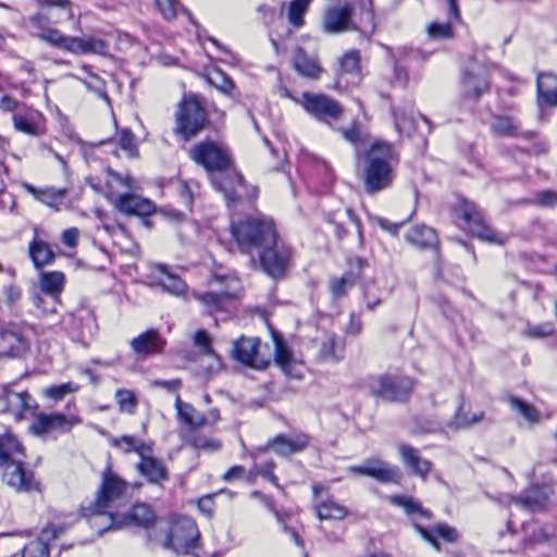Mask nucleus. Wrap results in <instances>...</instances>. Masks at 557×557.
<instances>
[{
    "label": "nucleus",
    "instance_id": "nucleus-1",
    "mask_svg": "<svg viewBox=\"0 0 557 557\" xmlns=\"http://www.w3.org/2000/svg\"><path fill=\"white\" fill-rule=\"evenodd\" d=\"M189 157L194 162L203 166L207 172H216L218 174L213 175L211 180L213 187L222 191L227 201H236L240 196L237 187L244 188L245 182L240 173L230 170L232 158L226 146L213 140H203L189 150Z\"/></svg>",
    "mask_w": 557,
    "mask_h": 557
},
{
    "label": "nucleus",
    "instance_id": "nucleus-2",
    "mask_svg": "<svg viewBox=\"0 0 557 557\" xmlns=\"http://www.w3.org/2000/svg\"><path fill=\"white\" fill-rule=\"evenodd\" d=\"M356 159L367 194L374 195L393 186L399 157L391 144L376 140L364 151L357 149Z\"/></svg>",
    "mask_w": 557,
    "mask_h": 557
},
{
    "label": "nucleus",
    "instance_id": "nucleus-3",
    "mask_svg": "<svg viewBox=\"0 0 557 557\" xmlns=\"http://www.w3.org/2000/svg\"><path fill=\"white\" fill-rule=\"evenodd\" d=\"M231 233L240 252L248 255L252 263H256V252L272 244L277 235L273 220L265 216H249L233 222Z\"/></svg>",
    "mask_w": 557,
    "mask_h": 557
},
{
    "label": "nucleus",
    "instance_id": "nucleus-4",
    "mask_svg": "<svg viewBox=\"0 0 557 557\" xmlns=\"http://www.w3.org/2000/svg\"><path fill=\"white\" fill-rule=\"evenodd\" d=\"M363 14L359 21L352 20V9L346 2L342 5L329 8L323 18V29L327 34H338L360 28L363 32H373L375 28L373 2H362Z\"/></svg>",
    "mask_w": 557,
    "mask_h": 557
},
{
    "label": "nucleus",
    "instance_id": "nucleus-5",
    "mask_svg": "<svg viewBox=\"0 0 557 557\" xmlns=\"http://www.w3.org/2000/svg\"><path fill=\"white\" fill-rule=\"evenodd\" d=\"M450 208L455 215L461 218L467 223L473 236L491 244H504V235L485 223L483 213L475 203L459 197Z\"/></svg>",
    "mask_w": 557,
    "mask_h": 557
},
{
    "label": "nucleus",
    "instance_id": "nucleus-6",
    "mask_svg": "<svg viewBox=\"0 0 557 557\" xmlns=\"http://www.w3.org/2000/svg\"><path fill=\"white\" fill-rule=\"evenodd\" d=\"M207 123V113L199 99L194 95L185 96L176 111L175 133L188 140L201 132Z\"/></svg>",
    "mask_w": 557,
    "mask_h": 557
},
{
    "label": "nucleus",
    "instance_id": "nucleus-7",
    "mask_svg": "<svg viewBox=\"0 0 557 557\" xmlns=\"http://www.w3.org/2000/svg\"><path fill=\"white\" fill-rule=\"evenodd\" d=\"M293 250L284 242L278 240L277 235L274 236L272 244L262 247L256 252V263L259 264L263 272L273 278H281L287 272L292 261Z\"/></svg>",
    "mask_w": 557,
    "mask_h": 557
},
{
    "label": "nucleus",
    "instance_id": "nucleus-8",
    "mask_svg": "<svg viewBox=\"0 0 557 557\" xmlns=\"http://www.w3.org/2000/svg\"><path fill=\"white\" fill-rule=\"evenodd\" d=\"M414 382L408 376L381 375L369 383L371 395L389 403H405L410 398Z\"/></svg>",
    "mask_w": 557,
    "mask_h": 557
},
{
    "label": "nucleus",
    "instance_id": "nucleus-9",
    "mask_svg": "<svg viewBox=\"0 0 557 557\" xmlns=\"http://www.w3.org/2000/svg\"><path fill=\"white\" fill-rule=\"evenodd\" d=\"M25 455L23 448L22 454H11L9 458L3 460L2 468L3 482L17 492L39 491L40 484L36 480L32 470L27 469L25 462L21 459Z\"/></svg>",
    "mask_w": 557,
    "mask_h": 557
},
{
    "label": "nucleus",
    "instance_id": "nucleus-10",
    "mask_svg": "<svg viewBox=\"0 0 557 557\" xmlns=\"http://www.w3.org/2000/svg\"><path fill=\"white\" fill-rule=\"evenodd\" d=\"M199 537L200 533L195 521L183 517L172 523L162 542V546L176 554L186 555L196 547Z\"/></svg>",
    "mask_w": 557,
    "mask_h": 557
},
{
    "label": "nucleus",
    "instance_id": "nucleus-11",
    "mask_svg": "<svg viewBox=\"0 0 557 557\" xmlns=\"http://www.w3.org/2000/svg\"><path fill=\"white\" fill-rule=\"evenodd\" d=\"M126 490V483L108 468L102 473V482L97 497L86 508L95 517L108 515L111 525L114 523L112 513L108 509L115 498L120 497Z\"/></svg>",
    "mask_w": 557,
    "mask_h": 557
},
{
    "label": "nucleus",
    "instance_id": "nucleus-12",
    "mask_svg": "<svg viewBox=\"0 0 557 557\" xmlns=\"http://www.w3.org/2000/svg\"><path fill=\"white\" fill-rule=\"evenodd\" d=\"M490 89L488 70L475 61L469 62L461 74V99L476 103L483 95L490 92Z\"/></svg>",
    "mask_w": 557,
    "mask_h": 557
},
{
    "label": "nucleus",
    "instance_id": "nucleus-13",
    "mask_svg": "<svg viewBox=\"0 0 557 557\" xmlns=\"http://www.w3.org/2000/svg\"><path fill=\"white\" fill-rule=\"evenodd\" d=\"M212 281L216 283H225V287L218 292L194 293V298L198 300L208 311L214 314L219 311H226V305L236 296L238 280L232 275L214 274Z\"/></svg>",
    "mask_w": 557,
    "mask_h": 557
},
{
    "label": "nucleus",
    "instance_id": "nucleus-14",
    "mask_svg": "<svg viewBox=\"0 0 557 557\" xmlns=\"http://www.w3.org/2000/svg\"><path fill=\"white\" fill-rule=\"evenodd\" d=\"M64 283L65 276L63 272H41L40 289L44 293V296L39 294L34 295V305L37 308L42 309V311L46 313L55 312Z\"/></svg>",
    "mask_w": 557,
    "mask_h": 557
},
{
    "label": "nucleus",
    "instance_id": "nucleus-15",
    "mask_svg": "<svg viewBox=\"0 0 557 557\" xmlns=\"http://www.w3.org/2000/svg\"><path fill=\"white\" fill-rule=\"evenodd\" d=\"M302 107L320 122L337 121L344 112L338 101L322 94L305 92Z\"/></svg>",
    "mask_w": 557,
    "mask_h": 557
},
{
    "label": "nucleus",
    "instance_id": "nucleus-16",
    "mask_svg": "<svg viewBox=\"0 0 557 557\" xmlns=\"http://www.w3.org/2000/svg\"><path fill=\"white\" fill-rule=\"evenodd\" d=\"M348 472L356 475H364L375 479L381 483H399L401 473L398 467L379 459L372 458L364 461L360 466H351Z\"/></svg>",
    "mask_w": 557,
    "mask_h": 557
},
{
    "label": "nucleus",
    "instance_id": "nucleus-17",
    "mask_svg": "<svg viewBox=\"0 0 557 557\" xmlns=\"http://www.w3.org/2000/svg\"><path fill=\"white\" fill-rule=\"evenodd\" d=\"M260 344L258 337L240 336L233 342L232 357L245 366L263 370L269 366V361L260 356Z\"/></svg>",
    "mask_w": 557,
    "mask_h": 557
},
{
    "label": "nucleus",
    "instance_id": "nucleus-18",
    "mask_svg": "<svg viewBox=\"0 0 557 557\" xmlns=\"http://www.w3.org/2000/svg\"><path fill=\"white\" fill-rule=\"evenodd\" d=\"M309 445V436L306 434H297L287 437L278 434L268 442L265 446L256 448L250 456L256 459L259 455L265 454L270 448L281 457H287L295 453L302 451Z\"/></svg>",
    "mask_w": 557,
    "mask_h": 557
},
{
    "label": "nucleus",
    "instance_id": "nucleus-19",
    "mask_svg": "<svg viewBox=\"0 0 557 557\" xmlns=\"http://www.w3.org/2000/svg\"><path fill=\"white\" fill-rule=\"evenodd\" d=\"M107 198L119 212L126 215L148 216L156 210L152 201L134 194H123L116 197L110 195Z\"/></svg>",
    "mask_w": 557,
    "mask_h": 557
},
{
    "label": "nucleus",
    "instance_id": "nucleus-20",
    "mask_svg": "<svg viewBox=\"0 0 557 557\" xmlns=\"http://www.w3.org/2000/svg\"><path fill=\"white\" fill-rule=\"evenodd\" d=\"M0 400L4 406V411L14 416L16 420H22L27 412L33 413L37 404L27 392H14L4 387L0 394Z\"/></svg>",
    "mask_w": 557,
    "mask_h": 557
},
{
    "label": "nucleus",
    "instance_id": "nucleus-21",
    "mask_svg": "<svg viewBox=\"0 0 557 557\" xmlns=\"http://www.w3.org/2000/svg\"><path fill=\"white\" fill-rule=\"evenodd\" d=\"M72 423L63 413L37 414L29 425V432L39 437H46L54 432H66Z\"/></svg>",
    "mask_w": 557,
    "mask_h": 557
},
{
    "label": "nucleus",
    "instance_id": "nucleus-22",
    "mask_svg": "<svg viewBox=\"0 0 557 557\" xmlns=\"http://www.w3.org/2000/svg\"><path fill=\"white\" fill-rule=\"evenodd\" d=\"M30 23L35 30V36L39 39L46 41L47 44L61 49L63 51H69V46L72 36H66L62 34L59 29L50 27L48 25V20L39 14H36L30 17Z\"/></svg>",
    "mask_w": 557,
    "mask_h": 557
},
{
    "label": "nucleus",
    "instance_id": "nucleus-23",
    "mask_svg": "<svg viewBox=\"0 0 557 557\" xmlns=\"http://www.w3.org/2000/svg\"><path fill=\"white\" fill-rule=\"evenodd\" d=\"M398 453L403 463L408 468V470L425 481L432 471L433 463L430 460L422 458L420 451L408 444H400L398 446Z\"/></svg>",
    "mask_w": 557,
    "mask_h": 557
},
{
    "label": "nucleus",
    "instance_id": "nucleus-24",
    "mask_svg": "<svg viewBox=\"0 0 557 557\" xmlns=\"http://www.w3.org/2000/svg\"><path fill=\"white\" fill-rule=\"evenodd\" d=\"M165 344V339L156 330H148L131 341L133 351L141 358L162 352Z\"/></svg>",
    "mask_w": 557,
    "mask_h": 557
},
{
    "label": "nucleus",
    "instance_id": "nucleus-25",
    "mask_svg": "<svg viewBox=\"0 0 557 557\" xmlns=\"http://www.w3.org/2000/svg\"><path fill=\"white\" fill-rule=\"evenodd\" d=\"M152 454L153 448L151 447V451H147L140 456V461L137 463L136 468L150 483L160 484L168 480L169 473L164 463L154 458Z\"/></svg>",
    "mask_w": 557,
    "mask_h": 557
},
{
    "label": "nucleus",
    "instance_id": "nucleus-26",
    "mask_svg": "<svg viewBox=\"0 0 557 557\" xmlns=\"http://www.w3.org/2000/svg\"><path fill=\"white\" fill-rule=\"evenodd\" d=\"M413 527L422 539L429 542L437 552L442 549L437 537H441L446 543H455L459 539V532L457 529L446 523H437L433 528L426 529L414 522Z\"/></svg>",
    "mask_w": 557,
    "mask_h": 557
},
{
    "label": "nucleus",
    "instance_id": "nucleus-27",
    "mask_svg": "<svg viewBox=\"0 0 557 557\" xmlns=\"http://www.w3.org/2000/svg\"><path fill=\"white\" fill-rule=\"evenodd\" d=\"M406 240L419 249L434 250L440 255V239L434 228L424 224L416 225L406 234Z\"/></svg>",
    "mask_w": 557,
    "mask_h": 557
},
{
    "label": "nucleus",
    "instance_id": "nucleus-28",
    "mask_svg": "<svg viewBox=\"0 0 557 557\" xmlns=\"http://www.w3.org/2000/svg\"><path fill=\"white\" fill-rule=\"evenodd\" d=\"M22 187L28 194H30L36 200L40 201L41 203L50 208H53L57 211L60 210L67 195L66 188H57L53 186L37 188L34 185L26 182L22 184Z\"/></svg>",
    "mask_w": 557,
    "mask_h": 557
},
{
    "label": "nucleus",
    "instance_id": "nucleus-29",
    "mask_svg": "<svg viewBox=\"0 0 557 557\" xmlns=\"http://www.w3.org/2000/svg\"><path fill=\"white\" fill-rule=\"evenodd\" d=\"M539 107L557 106V76L550 72L540 73L536 79Z\"/></svg>",
    "mask_w": 557,
    "mask_h": 557
},
{
    "label": "nucleus",
    "instance_id": "nucleus-30",
    "mask_svg": "<svg viewBox=\"0 0 557 557\" xmlns=\"http://www.w3.org/2000/svg\"><path fill=\"white\" fill-rule=\"evenodd\" d=\"M63 528L58 525H48L44 529L40 537L36 541L28 543L22 553V557H49L50 549L48 541L55 540L61 533Z\"/></svg>",
    "mask_w": 557,
    "mask_h": 557
},
{
    "label": "nucleus",
    "instance_id": "nucleus-31",
    "mask_svg": "<svg viewBox=\"0 0 557 557\" xmlns=\"http://www.w3.org/2000/svg\"><path fill=\"white\" fill-rule=\"evenodd\" d=\"M549 499L548 488L541 485H532L524 492H522L519 496L512 497V502H515L520 507L536 511L545 508Z\"/></svg>",
    "mask_w": 557,
    "mask_h": 557
},
{
    "label": "nucleus",
    "instance_id": "nucleus-32",
    "mask_svg": "<svg viewBox=\"0 0 557 557\" xmlns=\"http://www.w3.org/2000/svg\"><path fill=\"white\" fill-rule=\"evenodd\" d=\"M109 46L100 38L88 37H71L69 51L74 54H106Z\"/></svg>",
    "mask_w": 557,
    "mask_h": 557
},
{
    "label": "nucleus",
    "instance_id": "nucleus-33",
    "mask_svg": "<svg viewBox=\"0 0 557 557\" xmlns=\"http://www.w3.org/2000/svg\"><path fill=\"white\" fill-rule=\"evenodd\" d=\"M110 446L116 448L122 454L136 453L139 457L151 451V443L144 442L134 435H122L120 437L109 436Z\"/></svg>",
    "mask_w": 557,
    "mask_h": 557
},
{
    "label": "nucleus",
    "instance_id": "nucleus-34",
    "mask_svg": "<svg viewBox=\"0 0 557 557\" xmlns=\"http://www.w3.org/2000/svg\"><path fill=\"white\" fill-rule=\"evenodd\" d=\"M293 63L295 70L302 76L317 78L322 72V67L315 58L310 57L302 48H297L294 52Z\"/></svg>",
    "mask_w": 557,
    "mask_h": 557
},
{
    "label": "nucleus",
    "instance_id": "nucleus-35",
    "mask_svg": "<svg viewBox=\"0 0 557 557\" xmlns=\"http://www.w3.org/2000/svg\"><path fill=\"white\" fill-rule=\"evenodd\" d=\"M28 252L37 270H41L45 265L51 264L55 257L49 244L37 237L29 243Z\"/></svg>",
    "mask_w": 557,
    "mask_h": 557
},
{
    "label": "nucleus",
    "instance_id": "nucleus-36",
    "mask_svg": "<svg viewBox=\"0 0 557 557\" xmlns=\"http://www.w3.org/2000/svg\"><path fill=\"white\" fill-rule=\"evenodd\" d=\"M491 129L494 134L506 137H524L531 138L534 136L532 132L520 133L519 125L515 119L505 115H496L493 117Z\"/></svg>",
    "mask_w": 557,
    "mask_h": 557
},
{
    "label": "nucleus",
    "instance_id": "nucleus-37",
    "mask_svg": "<svg viewBox=\"0 0 557 557\" xmlns=\"http://www.w3.org/2000/svg\"><path fill=\"white\" fill-rule=\"evenodd\" d=\"M0 342L3 348L12 357H20L28 350L27 339L17 331L4 330L0 334Z\"/></svg>",
    "mask_w": 557,
    "mask_h": 557
},
{
    "label": "nucleus",
    "instance_id": "nucleus-38",
    "mask_svg": "<svg viewBox=\"0 0 557 557\" xmlns=\"http://www.w3.org/2000/svg\"><path fill=\"white\" fill-rule=\"evenodd\" d=\"M175 408L180 420L190 428L202 426L207 422L202 413L197 412L190 404L182 401L180 396L176 397Z\"/></svg>",
    "mask_w": 557,
    "mask_h": 557
},
{
    "label": "nucleus",
    "instance_id": "nucleus-39",
    "mask_svg": "<svg viewBox=\"0 0 557 557\" xmlns=\"http://www.w3.org/2000/svg\"><path fill=\"white\" fill-rule=\"evenodd\" d=\"M341 73L338 79L341 81L344 75L352 76V84L360 82V53L358 50L346 52L339 60Z\"/></svg>",
    "mask_w": 557,
    "mask_h": 557
},
{
    "label": "nucleus",
    "instance_id": "nucleus-40",
    "mask_svg": "<svg viewBox=\"0 0 557 557\" xmlns=\"http://www.w3.org/2000/svg\"><path fill=\"white\" fill-rule=\"evenodd\" d=\"M126 519L137 527L148 529L154 523L156 515L149 505L135 504L127 513Z\"/></svg>",
    "mask_w": 557,
    "mask_h": 557
},
{
    "label": "nucleus",
    "instance_id": "nucleus-41",
    "mask_svg": "<svg viewBox=\"0 0 557 557\" xmlns=\"http://www.w3.org/2000/svg\"><path fill=\"white\" fill-rule=\"evenodd\" d=\"M389 502L396 506L403 507L406 513L412 518L416 516H420L430 519L432 517L431 511L424 509L421 503L413 497L405 495H393L389 497Z\"/></svg>",
    "mask_w": 557,
    "mask_h": 557
},
{
    "label": "nucleus",
    "instance_id": "nucleus-42",
    "mask_svg": "<svg viewBox=\"0 0 557 557\" xmlns=\"http://www.w3.org/2000/svg\"><path fill=\"white\" fill-rule=\"evenodd\" d=\"M273 339L275 345V362L287 375H293L292 367L294 362L289 348L281 335L274 333Z\"/></svg>",
    "mask_w": 557,
    "mask_h": 557
},
{
    "label": "nucleus",
    "instance_id": "nucleus-43",
    "mask_svg": "<svg viewBox=\"0 0 557 557\" xmlns=\"http://www.w3.org/2000/svg\"><path fill=\"white\" fill-rule=\"evenodd\" d=\"M14 126L18 132L25 133L30 136H40L45 133V122L44 117L38 114L37 119L33 117H24L21 115H15L13 117Z\"/></svg>",
    "mask_w": 557,
    "mask_h": 557
},
{
    "label": "nucleus",
    "instance_id": "nucleus-44",
    "mask_svg": "<svg viewBox=\"0 0 557 557\" xmlns=\"http://www.w3.org/2000/svg\"><path fill=\"white\" fill-rule=\"evenodd\" d=\"M315 512L320 520L324 519H336L341 520L344 519L347 515V510L344 506L339 505L338 503L334 502L331 498H327L326 500H321L315 505Z\"/></svg>",
    "mask_w": 557,
    "mask_h": 557
},
{
    "label": "nucleus",
    "instance_id": "nucleus-45",
    "mask_svg": "<svg viewBox=\"0 0 557 557\" xmlns=\"http://www.w3.org/2000/svg\"><path fill=\"white\" fill-rule=\"evenodd\" d=\"M484 419V411H479L469 417L463 411V404H460L456 410L453 419L449 421L448 426L453 429H467Z\"/></svg>",
    "mask_w": 557,
    "mask_h": 557
},
{
    "label": "nucleus",
    "instance_id": "nucleus-46",
    "mask_svg": "<svg viewBox=\"0 0 557 557\" xmlns=\"http://www.w3.org/2000/svg\"><path fill=\"white\" fill-rule=\"evenodd\" d=\"M508 404L516 409L528 422L534 424L540 421V412L530 404L516 396L507 398Z\"/></svg>",
    "mask_w": 557,
    "mask_h": 557
},
{
    "label": "nucleus",
    "instance_id": "nucleus-47",
    "mask_svg": "<svg viewBox=\"0 0 557 557\" xmlns=\"http://www.w3.org/2000/svg\"><path fill=\"white\" fill-rule=\"evenodd\" d=\"M394 122L397 131L403 134H411L416 128V120L405 109H393Z\"/></svg>",
    "mask_w": 557,
    "mask_h": 557
},
{
    "label": "nucleus",
    "instance_id": "nucleus-48",
    "mask_svg": "<svg viewBox=\"0 0 557 557\" xmlns=\"http://www.w3.org/2000/svg\"><path fill=\"white\" fill-rule=\"evenodd\" d=\"M152 4L168 21L175 18L180 13L190 18V13L182 5V2H153Z\"/></svg>",
    "mask_w": 557,
    "mask_h": 557
},
{
    "label": "nucleus",
    "instance_id": "nucleus-49",
    "mask_svg": "<svg viewBox=\"0 0 557 557\" xmlns=\"http://www.w3.org/2000/svg\"><path fill=\"white\" fill-rule=\"evenodd\" d=\"M115 399L121 411L129 414L135 413L138 401L134 392L123 388L117 389L115 393Z\"/></svg>",
    "mask_w": 557,
    "mask_h": 557
},
{
    "label": "nucleus",
    "instance_id": "nucleus-50",
    "mask_svg": "<svg viewBox=\"0 0 557 557\" xmlns=\"http://www.w3.org/2000/svg\"><path fill=\"white\" fill-rule=\"evenodd\" d=\"M382 47L387 53L391 62L393 63L394 81L404 87L407 86L409 81L408 72L404 66H401V63H399V60L394 54V49L387 45H382Z\"/></svg>",
    "mask_w": 557,
    "mask_h": 557
},
{
    "label": "nucleus",
    "instance_id": "nucleus-51",
    "mask_svg": "<svg viewBox=\"0 0 557 557\" xmlns=\"http://www.w3.org/2000/svg\"><path fill=\"white\" fill-rule=\"evenodd\" d=\"M354 273L347 272L342 277H334L330 281V292L334 298H341L346 294L348 285L355 284Z\"/></svg>",
    "mask_w": 557,
    "mask_h": 557
},
{
    "label": "nucleus",
    "instance_id": "nucleus-52",
    "mask_svg": "<svg viewBox=\"0 0 557 557\" xmlns=\"http://www.w3.org/2000/svg\"><path fill=\"white\" fill-rule=\"evenodd\" d=\"M208 82L223 94L230 95L235 88L234 82L222 71L215 70L208 77Z\"/></svg>",
    "mask_w": 557,
    "mask_h": 557
},
{
    "label": "nucleus",
    "instance_id": "nucleus-53",
    "mask_svg": "<svg viewBox=\"0 0 557 557\" xmlns=\"http://www.w3.org/2000/svg\"><path fill=\"white\" fill-rule=\"evenodd\" d=\"M83 84L88 90L95 92L99 98L106 100L107 102L110 101L107 94L106 82L100 76L96 74H89L85 79H83Z\"/></svg>",
    "mask_w": 557,
    "mask_h": 557
},
{
    "label": "nucleus",
    "instance_id": "nucleus-54",
    "mask_svg": "<svg viewBox=\"0 0 557 557\" xmlns=\"http://www.w3.org/2000/svg\"><path fill=\"white\" fill-rule=\"evenodd\" d=\"M79 386L73 382L63 383L60 385H52L45 389V395L54 400H61L65 395L75 393Z\"/></svg>",
    "mask_w": 557,
    "mask_h": 557
},
{
    "label": "nucleus",
    "instance_id": "nucleus-55",
    "mask_svg": "<svg viewBox=\"0 0 557 557\" xmlns=\"http://www.w3.org/2000/svg\"><path fill=\"white\" fill-rule=\"evenodd\" d=\"M119 145L124 151L128 153L129 157L134 158L138 156L136 137L131 129L123 128L119 133Z\"/></svg>",
    "mask_w": 557,
    "mask_h": 557
},
{
    "label": "nucleus",
    "instance_id": "nucleus-56",
    "mask_svg": "<svg viewBox=\"0 0 557 557\" xmlns=\"http://www.w3.org/2000/svg\"><path fill=\"white\" fill-rule=\"evenodd\" d=\"M426 33L432 39H447L454 36L453 26L449 22H432L426 26Z\"/></svg>",
    "mask_w": 557,
    "mask_h": 557
},
{
    "label": "nucleus",
    "instance_id": "nucleus-57",
    "mask_svg": "<svg viewBox=\"0 0 557 557\" xmlns=\"http://www.w3.org/2000/svg\"><path fill=\"white\" fill-rule=\"evenodd\" d=\"M309 2H289L288 22L295 27L304 25V15L308 10Z\"/></svg>",
    "mask_w": 557,
    "mask_h": 557
},
{
    "label": "nucleus",
    "instance_id": "nucleus-58",
    "mask_svg": "<svg viewBox=\"0 0 557 557\" xmlns=\"http://www.w3.org/2000/svg\"><path fill=\"white\" fill-rule=\"evenodd\" d=\"M251 497L258 498L274 515L277 522H284V517L290 516V512L278 510L275 507L273 499L259 491L251 492Z\"/></svg>",
    "mask_w": 557,
    "mask_h": 557
},
{
    "label": "nucleus",
    "instance_id": "nucleus-59",
    "mask_svg": "<svg viewBox=\"0 0 557 557\" xmlns=\"http://www.w3.org/2000/svg\"><path fill=\"white\" fill-rule=\"evenodd\" d=\"M162 287L174 295H182L185 293L187 285L176 275L168 274L161 282Z\"/></svg>",
    "mask_w": 557,
    "mask_h": 557
},
{
    "label": "nucleus",
    "instance_id": "nucleus-60",
    "mask_svg": "<svg viewBox=\"0 0 557 557\" xmlns=\"http://www.w3.org/2000/svg\"><path fill=\"white\" fill-rule=\"evenodd\" d=\"M194 344L201 350L203 355H214L212 348V339L205 330H198L194 335Z\"/></svg>",
    "mask_w": 557,
    "mask_h": 557
},
{
    "label": "nucleus",
    "instance_id": "nucleus-61",
    "mask_svg": "<svg viewBox=\"0 0 557 557\" xmlns=\"http://www.w3.org/2000/svg\"><path fill=\"white\" fill-rule=\"evenodd\" d=\"M534 203L545 208L557 206V191L543 190L535 195Z\"/></svg>",
    "mask_w": 557,
    "mask_h": 557
},
{
    "label": "nucleus",
    "instance_id": "nucleus-62",
    "mask_svg": "<svg viewBox=\"0 0 557 557\" xmlns=\"http://www.w3.org/2000/svg\"><path fill=\"white\" fill-rule=\"evenodd\" d=\"M274 467H275L274 461L269 460L264 465L256 466L255 468L258 471V473H260L263 478L269 480L274 486H276L277 488H281L277 476L273 472Z\"/></svg>",
    "mask_w": 557,
    "mask_h": 557
},
{
    "label": "nucleus",
    "instance_id": "nucleus-63",
    "mask_svg": "<svg viewBox=\"0 0 557 557\" xmlns=\"http://www.w3.org/2000/svg\"><path fill=\"white\" fill-rule=\"evenodd\" d=\"M193 445L197 449L202 450H219L221 448V442L213 438H207L202 436H197L193 440Z\"/></svg>",
    "mask_w": 557,
    "mask_h": 557
},
{
    "label": "nucleus",
    "instance_id": "nucleus-64",
    "mask_svg": "<svg viewBox=\"0 0 557 557\" xmlns=\"http://www.w3.org/2000/svg\"><path fill=\"white\" fill-rule=\"evenodd\" d=\"M343 137L350 144L357 146L361 143V133L358 123H352L348 128L342 131Z\"/></svg>",
    "mask_w": 557,
    "mask_h": 557
}]
</instances>
